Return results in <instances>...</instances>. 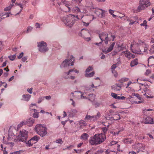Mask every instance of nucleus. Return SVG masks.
<instances>
[{"label":"nucleus","instance_id":"a878e982","mask_svg":"<svg viewBox=\"0 0 154 154\" xmlns=\"http://www.w3.org/2000/svg\"><path fill=\"white\" fill-rule=\"evenodd\" d=\"M80 128H83V127L86 126V124L85 121L83 120H80L79 122Z\"/></svg>","mask_w":154,"mask_h":154},{"label":"nucleus","instance_id":"393cba45","mask_svg":"<svg viewBox=\"0 0 154 154\" xmlns=\"http://www.w3.org/2000/svg\"><path fill=\"white\" fill-rule=\"evenodd\" d=\"M123 141L125 143L128 144H130L133 143V140L129 138L125 139L123 140Z\"/></svg>","mask_w":154,"mask_h":154},{"label":"nucleus","instance_id":"bb28decb","mask_svg":"<svg viewBox=\"0 0 154 154\" xmlns=\"http://www.w3.org/2000/svg\"><path fill=\"white\" fill-rule=\"evenodd\" d=\"M74 71L75 73H78L79 72V71L78 70L74 69H69V71L67 72H65V73L67 75H69L70 74V73Z\"/></svg>","mask_w":154,"mask_h":154},{"label":"nucleus","instance_id":"6e6d98bb","mask_svg":"<svg viewBox=\"0 0 154 154\" xmlns=\"http://www.w3.org/2000/svg\"><path fill=\"white\" fill-rule=\"evenodd\" d=\"M151 72V71L149 69L146 70V72L145 73V74L146 75H147Z\"/></svg>","mask_w":154,"mask_h":154},{"label":"nucleus","instance_id":"a18cd8bd","mask_svg":"<svg viewBox=\"0 0 154 154\" xmlns=\"http://www.w3.org/2000/svg\"><path fill=\"white\" fill-rule=\"evenodd\" d=\"M56 142L57 143L62 144L63 142L62 139H60L57 140L56 141Z\"/></svg>","mask_w":154,"mask_h":154},{"label":"nucleus","instance_id":"c03bdc74","mask_svg":"<svg viewBox=\"0 0 154 154\" xmlns=\"http://www.w3.org/2000/svg\"><path fill=\"white\" fill-rule=\"evenodd\" d=\"M100 9H98L97 11L94 12V13L96 14L97 16L99 17L100 15V13L99 12V11L100 10Z\"/></svg>","mask_w":154,"mask_h":154},{"label":"nucleus","instance_id":"9d476101","mask_svg":"<svg viewBox=\"0 0 154 154\" xmlns=\"http://www.w3.org/2000/svg\"><path fill=\"white\" fill-rule=\"evenodd\" d=\"M79 92H81V99H87L91 101H92L94 99L95 95L94 94H86V92H85V94H86L87 95L89 96L88 97H87L86 96H83V94H82V92H81V91H79Z\"/></svg>","mask_w":154,"mask_h":154},{"label":"nucleus","instance_id":"a211bd4d","mask_svg":"<svg viewBox=\"0 0 154 154\" xmlns=\"http://www.w3.org/2000/svg\"><path fill=\"white\" fill-rule=\"evenodd\" d=\"M108 118H109V119L110 120H118L120 119L121 118L119 114H116L113 115V116L111 118L109 117H107L106 119H107Z\"/></svg>","mask_w":154,"mask_h":154},{"label":"nucleus","instance_id":"de8ad7c7","mask_svg":"<svg viewBox=\"0 0 154 154\" xmlns=\"http://www.w3.org/2000/svg\"><path fill=\"white\" fill-rule=\"evenodd\" d=\"M44 99V97H40L38 100V103H40L42 101H43Z\"/></svg>","mask_w":154,"mask_h":154},{"label":"nucleus","instance_id":"6e6552de","mask_svg":"<svg viewBox=\"0 0 154 154\" xmlns=\"http://www.w3.org/2000/svg\"><path fill=\"white\" fill-rule=\"evenodd\" d=\"M28 137V132L26 131L23 130L20 131V134L17 137V140L19 141L25 143Z\"/></svg>","mask_w":154,"mask_h":154},{"label":"nucleus","instance_id":"2f4dec72","mask_svg":"<svg viewBox=\"0 0 154 154\" xmlns=\"http://www.w3.org/2000/svg\"><path fill=\"white\" fill-rule=\"evenodd\" d=\"M33 142H35V143H36L37 141L38 140V138L37 136H35L31 139H30Z\"/></svg>","mask_w":154,"mask_h":154},{"label":"nucleus","instance_id":"ddd939ff","mask_svg":"<svg viewBox=\"0 0 154 154\" xmlns=\"http://www.w3.org/2000/svg\"><path fill=\"white\" fill-rule=\"evenodd\" d=\"M78 112V111L76 109H73L70 111H68L67 113L69 117H73L77 114Z\"/></svg>","mask_w":154,"mask_h":154},{"label":"nucleus","instance_id":"9b49d317","mask_svg":"<svg viewBox=\"0 0 154 154\" xmlns=\"http://www.w3.org/2000/svg\"><path fill=\"white\" fill-rule=\"evenodd\" d=\"M70 1L69 0L68 1L65 0L63 2V4L68 8V9L67 10H63V11L66 12H70L71 11L70 8L69 7V6L72 5V3H71V1Z\"/></svg>","mask_w":154,"mask_h":154},{"label":"nucleus","instance_id":"1a4fd4ad","mask_svg":"<svg viewBox=\"0 0 154 154\" xmlns=\"http://www.w3.org/2000/svg\"><path fill=\"white\" fill-rule=\"evenodd\" d=\"M47 43L44 41L38 43V47L39 51L42 53H45L48 51V48L47 47Z\"/></svg>","mask_w":154,"mask_h":154},{"label":"nucleus","instance_id":"7ed1b4c3","mask_svg":"<svg viewBox=\"0 0 154 154\" xmlns=\"http://www.w3.org/2000/svg\"><path fill=\"white\" fill-rule=\"evenodd\" d=\"M35 130L39 135L42 137L45 136L47 134V128L43 125L37 124Z\"/></svg>","mask_w":154,"mask_h":154},{"label":"nucleus","instance_id":"79ce46f5","mask_svg":"<svg viewBox=\"0 0 154 154\" xmlns=\"http://www.w3.org/2000/svg\"><path fill=\"white\" fill-rule=\"evenodd\" d=\"M16 4L17 5H18L20 8H21V9L20 11V12H21L22 11V10L23 8L22 4L21 3H16Z\"/></svg>","mask_w":154,"mask_h":154},{"label":"nucleus","instance_id":"338daca9","mask_svg":"<svg viewBox=\"0 0 154 154\" xmlns=\"http://www.w3.org/2000/svg\"><path fill=\"white\" fill-rule=\"evenodd\" d=\"M135 22V21H134L133 20H130V22L129 23V24L130 25H131L134 24V23Z\"/></svg>","mask_w":154,"mask_h":154},{"label":"nucleus","instance_id":"f257e3e1","mask_svg":"<svg viewBox=\"0 0 154 154\" xmlns=\"http://www.w3.org/2000/svg\"><path fill=\"white\" fill-rule=\"evenodd\" d=\"M106 136L102 133L96 134L91 137L89 143L93 145H97L104 142L106 139Z\"/></svg>","mask_w":154,"mask_h":154},{"label":"nucleus","instance_id":"4468645a","mask_svg":"<svg viewBox=\"0 0 154 154\" xmlns=\"http://www.w3.org/2000/svg\"><path fill=\"white\" fill-rule=\"evenodd\" d=\"M148 91L147 90L146 88V90H145L143 91L142 92V93L143 94V95L147 98H152L153 97L152 96V93H151L150 94H149L148 93Z\"/></svg>","mask_w":154,"mask_h":154},{"label":"nucleus","instance_id":"f704fd0d","mask_svg":"<svg viewBox=\"0 0 154 154\" xmlns=\"http://www.w3.org/2000/svg\"><path fill=\"white\" fill-rule=\"evenodd\" d=\"M93 69L92 66H89L86 70V73H88Z\"/></svg>","mask_w":154,"mask_h":154},{"label":"nucleus","instance_id":"423d86ee","mask_svg":"<svg viewBox=\"0 0 154 154\" xmlns=\"http://www.w3.org/2000/svg\"><path fill=\"white\" fill-rule=\"evenodd\" d=\"M133 44L132 43L131 45V49L132 52L135 53L139 54H147V50L148 48V46L147 45L145 44L144 45L143 51H141L140 49H132Z\"/></svg>","mask_w":154,"mask_h":154},{"label":"nucleus","instance_id":"f03ea898","mask_svg":"<svg viewBox=\"0 0 154 154\" xmlns=\"http://www.w3.org/2000/svg\"><path fill=\"white\" fill-rule=\"evenodd\" d=\"M62 20L66 26L69 27H72L76 21L75 15L72 14L64 16Z\"/></svg>","mask_w":154,"mask_h":154},{"label":"nucleus","instance_id":"a19ab883","mask_svg":"<svg viewBox=\"0 0 154 154\" xmlns=\"http://www.w3.org/2000/svg\"><path fill=\"white\" fill-rule=\"evenodd\" d=\"M38 112H36L33 114V117L34 118H37L38 117Z\"/></svg>","mask_w":154,"mask_h":154},{"label":"nucleus","instance_id":"412c9836","mask_svg":"<svg viewBox=\"0 0 154 154\" xmlns=\"http://www.w3.org/2000/svg\"><path fill=\"white\" fill-rule=\"evenodd\" d=\"M100 116L101 115L100 112H98L96 115L92 116V121H96L100 117Z\"/></svg>","mask_w":154,"mask_h":154},{"label":"nucleus","instance_id":"39448f33","mask_svg":"<svg viewBox=\"0 0 154 154\" xmlns=\"http://www.w3.org/2000/svg\"><path fill=\"white\" fill-rule=\"evenodd\" d=\"M151 3L149 0H140L139 5L138 7L137 10L139 12L141 10H143L149 6Z\"/></svg>","mask_w":154,"mask_h":154},{"label":"nucleus","instance_id":"b1692460","mask_svg":"<svg viewBox=\"0 0 154 154\" xmlns=\"http://www.w3.org/2000/svg\"><path fill=\"white\" fill-rule=\"evenodd\" d=\"M26 146L28 147H30L32 146L33 144H35V142L32 141L31 139L29 140L27 142H26Z\"/></svg>","mask_w":154,"mask_h":154},{"label":"nucleus","instance_id":"69168bd1","mask_svg":"<svg viewBox=\"0 0 154 154\" xmlns=\"http://www.w3.org/2000/svg\"><path fill=\"white\" fill-rule=\"evenodd\" d=\"M35 26L36 28H40V24L38 23H36L35 24Z\"/></svg>","mask_w":154,"mask_h":154},{"label":"nucleus","instance_id":"0eeeda50","mask_svg":"<svg viewBox=\"0 0 154 154\" xmlns=\"http://www.w3.org/2000/svg\"><path fill=\"white\" fill-rule=\"evenodd\" d=\"M74 59L73 56H71L69 60H65L60 65V67L63 68L66 67L70 66H72L74 65Z\"/></svg>","mask_w":154,"mask_h":154},{"label":"nucleus","instance_id":"72a5a7b5","mask_svg":"<svg viewBox=\"0 0 154 154\" xmlns=\"http://www.w3.org/2000/svg\"><path fill=\"white\" fill-rule=\"evenodd\" d=\"M100 10L101 11V12L100 14V16L99 17L101 18L104 17L105 16V14L106 11L102 9H100Z\"/></svg>","mask_w":154,"mask_h":154},{"label":"nucleus","instance_id":"4d7b16f0","mask_svg":"<svg viewBox=\"0 0 154 154\" xmlns=\"http://www.w3.org/2000/svg\"><path fill=\"white\" fill-rule=\"evenodd\" d=\"M32 88H28L27 89V91L30 94L32 93Z\"/></svg>","mask_w":154,"mask_h":154},{"label":"nucleus","instance_id":"dca6fc26","mask_svg":"<svg viewBox=\"0 0 154 154\" xmlns=\"http://www.w3.org/2000/svg\"><path fill=\"white\" fill-rule=\"evenodd\" d=\"M115 45V42H112L109 46L107 50L105 49L103 51V52L105 54H107L111 51L113 49L114 45Z\"/></svg>","mask_w":154,"mask_h":154},{"label":"nucleus","instance_id":"0e129e2a","mask_svg":"<svg viewBox=\"0 0 154 154\" xmlns=\"http://www.w3.org/2000/svg\"><path fill=\"white\" fill-rule=\"evenodd\" d=\"M74 150L75 152L78 153H80L81 152V150L78 149L76 150V149H74Z\"/></svg>","mask_w":154,"mask_h":154},{"label":"nucleus","instance_id":"ea45409f","mask_svg":"<svg viewBox=\"0 0 154 154\" xmlns=\"http://www.w3.org/2000/svg\"><path fill=\"white\" fill-rule=\"evenodd\" d=\"M16 55H12L9 56H8V58L9 59L11 60H14L15 58Z\"/></svg>","mask_w":154,"mask_h":154},{"label":"nucleus","instance_id":"49530a36","mask_svg":"<svg viewBox=\"0 0 154 154\" xmlns=\"http://www.w3.org/2000/svg\"><path fill=\"white\" fill-rule=\"evenodd\" d=\"M120 86H119V87H116V86H115L113 87V89L116 91H119L121 89Z\"/></svg>","mask_w":154,"mask_h":154},{"label":"nucleus","instance_id":"e2e57ef3","mask_svg":"<svg viewBox=\"0 0 154 154\" xmlns=\"http://www.w3.org/2000/svg\"><path fill=\"white\" fill-rule=\"evenodd\" d=\"M70 100L72 101V105L74 106L75 107V103L73 101V100L72 99H70Z\"/></svg>","mask_w":154,"mask_h":154},{"label":"nucleus","instance_id":"58836bf2","mask_svg":"<svg viewBox=\"0 0 154 154\" xmlns=\"http://www.w3.org/2000/svg\"><path fill=\"white\" fill-rule=\"evenodd\" d=\"M108 128L106 127L102 128V130L103 132V134H105H105L108 130Z\"/></svg>","mask_w":154,"mask_h":154},{"label":"nucleus","instance_id":"f3484780","mask_svg":"<svg viewBox=\"0 0 154 154\" xmlns=\"http://www.w3.org/2000/svg\"><path fill=\"white\" fill-rule=\"evenodd\" d=\"M26 125L29 127L32 126L35 122L34 119L31 118L27 119V120H26Z\"/></svg>","mask_w":154,"mask_h":154},{"label":"nucleus","instance_id":"13d9d810","mask_svg":"<svg viewBox=\"0 0 154 154\" xmlns=\"http://www.w3.org/2000/svg\"><path fill=\"white\" fill-rule=\"evenodd\" d=\"M27 57H24L22 58V60L23 62H24L27 60Z\"/></svg>","mask_w":154,"mask_h":154},{"label":"nucleus","instance_id":"4be33fe9","mask_svg":"<svg viewBox=\"0 0 154 154\" xmlns=\"http://www.w3.org/2000/svg\"><path fill=\"white\" fill-rule=\"evenodd\" d=\"M72 11L74 13H78L81 12L80 9L77 6L74 7L72 9Z\"/></svg>","mask_w":154,"mask_h":154},{"label":"nucleus","instance_id":"09e8293b","mask_svg":"<svg viewBox=\"0 0 154 154\" xmlns=\"http://www.w3.org/2000/svg\"><path fill=\"white\" fill-rule=\"evenodd\" d=\"M112 72L115 77H117L118 76V74L117 72L115 70H112Z\"/></svg>","mask_w":154,"mask_h":154},{"label":"nucleus","instance_id":"052dcab7","mask_svg":"<svg viewBox=\"0 0 154 154\" xmlns=\"http://www.w3.org/2000/svg\"><path fill=\"white\" fill-rule=\"evenodd\" d=\"M23 52H21L19 55L18 57V59H20L22 58V57H23Z\"/></svg>","mask_w":154,"mask_h":154},{"label":"nucleus","instance_id":"3c124183","mask_svg":"<svg viewBox=\"0 0 154 154\" xmlns=\"http://www.w3.org/2000/svg\"><path fill=\"white\" fill-rule=\"evenodd\" d=\"M21 150H19V151H15L14 152L11 153L9 154H20Z\"/></svg>","mask_w":154,"mask_h":154},{"label":"nucleus","instance_id":"774afa93","mask_svg":"<svg viewBox=\"0 0 154 154\" xmlns=\"http://www.w3.org/2000/svg\"><path fill=\"white\" fill-rule=\"evenodd\" d=\"M117 143V142L116 141H112L110 143L111 145H114L116 144Z\"/></svg>","mask_w":154,"mask_h":154},{"label":"nucleus","instance_id":"c85d7f7f","mask_svg":"<svg viewBox=\"0 0 154 154\" xmlns=\"http://www.w3.org/2000/svg\"><path fill=\"white\" fill-rule=\"evenodd\" d=\"M95 74V72L94 71H93L92 72L90 73H85V76L86 77L89 78L93 77Z\"/></svg>","mask_w":154,"mask_h":154},{"label":"nucleus","instance_id":"c756f323","mask_svg":"<svg viewBox=\"0 0 154 154\" xmlns=\"http://www.w3.org/2000/svg\"><path fill=\"white\" fill-rule=\"evenodd\" d=\"M129 80V79L127 78H123L119 80V82L121 83H123L125 82L128 81Z\"/></svg>","mask_w":154,"mask_h":154},{"label":"nucleus","instance_id":"bf43d9fd","mask_svg":"<svg viewBox=\"0 0 154 154\" xmlns=\"http://www.w3.org/2000/svg\"><path fill=\"white\" fill-rule=\"evenodd\" d=\"M94 105L96 107H97L100 106V103L98 102H96L94 104Z\"/></svg>","mask_w":154,"mask_h":154},{"label":"nucleus","instance_id":"603ef678","mask_svg":"<svg viewBox=\"0 0 154 154\" xmlns=\"http://www.w3.org/2000/svg\"><path fill=\"white\" fill-rule=\"evenodd\" d=\"M117 67V64H113L111 66L112 71L114 70Z\"/></svg>","mask_w":154,"mask_h":154},{"label":"nucleus","instance_id":"37998d69","mask_svg":"<svg viewBox=\"0 0 154 154\" xmlns=\"http://www.w3.org/2000/svg\"><path fill=\"white\" fill-rule=\"evenodd\" d=\"M111 96L114 98L117 99L118 96L117 95V94L114 93H112L111 94Z\"/></svg>","mask_w":154,"mask_h":154},{"label":"nucleus","instance_id":"c9c22d12","mask_svg":"<svg viewBox=\"0 0 154 154\" xmlns=\"http://www.w3.org/2000/svg\"><path fill=\"white\" fill-rule=\"evenodd\" d=\"M14 4H12L11 5H10L6 7L5 8L4 10L5 11H7L10 10L12 7L13 6Z\"/></svg>","mask_w":154,"mask_h":154},{"label":"nucleus","instance_id":"864d4df0","mask_svg":"<svg viewBox=\"0 0 154 154\" xmlns=\"http://www.w3.org/2000/svg\"><path fill=\"white\" fill-rule=\"evenodd\" d=\"M117 100H125V97L124 96H118V97H117Z\"/></svg>","mask_w":154,"mask_h":154},{"label":"nucleus","instance_id":"5fc2aeb1","mask_svg":"<svg viewBox=\"0 0 154 154\" xmlns=\"http://www.w3.org/2000/svg\"><path fill=\"white\" fill-rule=\"evenodd\" d=\"M147 22L146 20H144L143 21V22L141 23L140 25L141 26H146L147 25Z\"/></svg>","mask_w":154,"mask_h":154},{"label":"nucleus","instance_id":"6ab92c4d","mask_svg":"<svg viewBox=\"0 0 154 154\" xmlns=\"http://www.w3.org/2000/svg\"><path fill=\"white\" fill-rule=\"evenodd\" d=\"M124 54L125 56L128 59H130V56L131 55V53L130 52L127 51H124L122 53V54Z\"/></svg>","mask_w":154,"mask_h":154},{"label":"nucleus","instance_id":"aec40b11","mask_svg":"<svg viewBox=\"0 0 154 154\" xmlns=\"http://www.w3.org/2000/svg\"><path fill=\"white\" fill-rule=\"evenodd\" d=\"M31 95L29 94H23L22 96V97L23 98V100L25 101H28L30 99Z\"/></svg>","mask_w":154,"mask_h":154},{"label":"nucleus","instance_id":"f8f14e48","mask_svg":"<svg viewBox=\"0 0 154 154\" xmlns=\"http://www.w3.org/2000/svg\"><path fill=\"white\" fill-rule=\"evenodd\" d=\"M143 122L145 124H154L153 119L149 116L144 117Z\"/></svg>","mask_w":154,"mask_h":154},{"label":"nucleus","instance_id":"20e7f679","mask_svg":"<svg viewBox=\"0 0 154 154\" xmlns=\"http://www.w3.org/2000/svg\"><path fill=\"white\" fill-rule=\"evenodd\" d=\"M99 37L102 42L104 41L106 44H108L109 42L113 41L115 38L114 35H112L109 37H108V35L104 33H102L99 34Z\"/></svg>","mask_w":154,"mask_h":154},{"label":"nucleus","instance_id":"cd10ccee","mask_svg":"<svg viewBox=\"0 0 154 154\" xmlns=\"http://www.w3.org/2000/svg\"><path fill=\"white\" fill-rule=\"evenodd\" d=\"M89 137L88 135L86 133L83 134L81 137V139H83L84 140H86L88 139Z\"/></svg>","mask_w":154,"mask_h":154},{"label":"nucleus","instance_id":"4c0bfd02","mask_svg":"<svg viewBox=\"0 0 154 154\" xmlns=\"http://www.w3.org/2000/svg\"><path fill=\"white\" fill-rule=\"evenodd\" d=\"M63 78H64L65 79H67L69 78L70 79L73 80L75 79V77L74 76L71 75L69 77L68 76H64Z\"/></svg>","mask_w":154,"mask_h":154},{"label":"nucleus","instance_id":"e433bc0d","mask_svg":"<svg viewBox=\"0 0 154 154\" xmlns=\"http://www.w3.org/2000/svg\"><path fill=\"white\" fill-rule=\"evenodd\" d=\"M10 13H2L1 14V15L2 16H6L5 17H7L9 16ZM5 17H3V18H2V19L5 18Z\"/></svg>","mask_w":154,"mask_h":154},{"label":"nucleus","instance_id":"8fccbe9b","mask_svg":"<svg viewBox=\"0 0 154 154\" xmlns=\"http://www.w3.org/2000/svg\"><path fill=\"white\" fill-rule=\"evenodd\" d=\"M33 28L31 26H29L28 27L27 30L26 31V33H28L29 32H31Z\"/></svg>","mask_w":154,"mask_h":154},{"label":"nucleus","instance_id":"473e14b6","mask_svg":"<svg viewBox=\"0 0 154 154\" xmlns=\"http://www.w3.org/2000/svg\"><path fill=\"white\" fill-rule=\"evenodd\" d=\"M85 119V120H90L91 121H92V116H91L90 115H88L87 114L86 115Z\"/></svg>","mask_w":154,"mask_h":154},{"label":"nucleus","instance_id":"2eb2a0df","mask_svg":"<svg viewBox=\"0 0 154 154\" xmlns=\"http://www.w3.org/2000/svg\"><path fill=\"white\" fill-rule=\"evenodd\" d=\"M135 146L136 149L142 151L145 149V145L142 143H138L136 144Z\"/></svg>","mask_w":154,"mask_h":154},{"label":"nucleus","instance_id":"680f3d73","mask_svg":"<svg viewBox=\"0 0 154 154\" xmlns=\"http://www.w3.org/2000/svg\"><path fill=\"white\" fill-rule=\"evenodd\" d=\"M149 52L151 54L154 53V49L151 48L149 50Z\"/></svg>","mask_w":154,"mask_h":154},{"label":"nucleus","instance_id":"7c9ffc66","mask_svg":"<svg viewBox=\"0 0 154 154\" xmlns=\"http://www.w3.org/2000/svg\"><path fill=\"white\" fill-rule=\"evenodd\" d=\"M26 120L21 122L20 124L18 125L17 128H20L22 126L26 125Z\"/></svg>","mask_w":154,"mask_h":154},{"label":"nucleus","instance_id":"5701e85b","mask_svg":"<svg viewBox=\"0 0 154 154\" xmlns=\"http://www.w3.org/2000/svg\"><path fill=\"white\" fill-rule=\"evenodd\" d=\"M138 63V59H135L131 61L130 63V66L131 67H133L137 65Z\"/></svg>","mask_w":154,"mask_h":154}]
</instances>
